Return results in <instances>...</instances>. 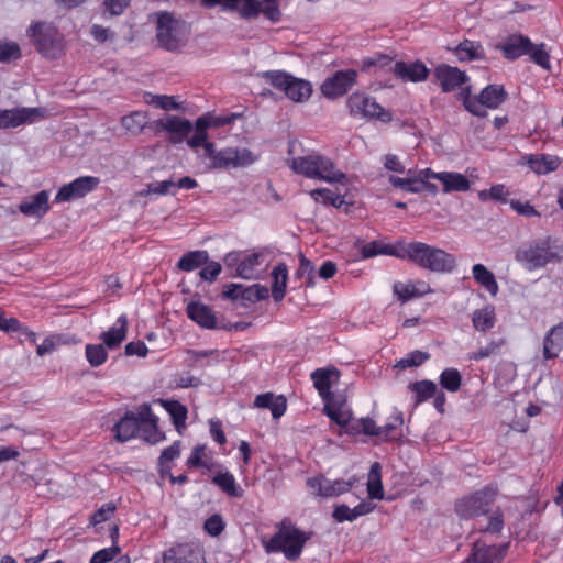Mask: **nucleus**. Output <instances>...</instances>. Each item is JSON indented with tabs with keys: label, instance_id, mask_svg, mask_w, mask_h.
I'll list each match as a JSON object with an SVG mask.
<instances>
[{
	"label": "nucleus",
	"instance_id": "f257e3e1",
	"mask_svg": "<svg viewBox=\"0 0 563 563\" xmlns=\"http://www.w3.org/2000/svg\"><path fill=\"white\" fill-rule=\"evenodd\" d=\"M394 254L435 273H451L456 266L455 257L452 254L418 241L399 245Z\"/></svg>",
	"mask_w": 563,
	"mask_h": 563
},
{
	"label": "nucleus",
	"instance_id": "f03ea898",
	"mask_svg": "<svg viewBox=\"0 0 563 563\" xmlns=\"http://www.w3.org/2000/svg\"><path fill=\"white\" fill-rule=\"evenodd\" d=\"M563 255L561 241L551 235L540 236L521 244L515 251V260L525 269L532 272L555 263Z\"/></svg>",
	"mask_w": 563,
	"mask_h": 563
},
{
	"label": "nucleus",
	"instance_id": "7ed1b4c3",
	"mask_svg": "<svg viewBox=\"0 0 563 563\" xmlns=\"http://www.w3.org/2000/svg\"><path fill=\"white\" fill-rule=\"evenodd\" d=\"M277 531L268 541H263L266 553L282 552L289 561H297L313 532L300 530L289 518L276 523Z\"/></svg>",
	"mask_w": 563,
	"mask_h": 563
},
{
	"label": "nucleus",
	"instance_id": "20e7f679",
	"mask_svg": "<svg viewBox=\"0 0 563 563\" xmlns=\"http://www.w3.org/2000/svg\"><path fill=\"white\" fill-rule=\"evenodd\" d=\"M289 166L294 173L308 179L329 184H343L346 180V175L336 167L330 157L317 152L291 158Z\"/></svg>",
	"mask_w": 563,
	"mask_h": 563
},
{
	"label": "nucleus",
	"instance_id": "39448f33",
	"mask_svg": "<svg viewBox=\"0 0 563 563\" xmlns=\"http://www.w3.org/2000/svg\"><path fill=\"white\" fill-rule=\"evenodd\" d=\"M508 93L501 85H488L482 89L478 96H472L471 87L461 91L464 108L473 115L484 118L486 109H497L507 99Z\"/></svg>",
	"mask_w": 563,
	"mask_h": 563
},
{
	"label": "nucleus",
	"instance_id": "423d86ee",
	"mask_svg": "<svg viewBox=\"0 0 563 563\" xmlns=\"http://www.w3.org/2000/svg\"><path fill=\"white\" fill-rule=\"evenodd\" d=\"M346 107L350 115L354 119L380 121L383 123H389L393 120V114L389 110L363 91H355L350 95Z\"/></svg>",
	"mask_w": 563,
	"mask_h": 563
},
{
	"label": "nucleus",
	"instance_id": "0eeeda50",
	"mask_svg": "<svg viewBox=\"0 0 563 563\" xmlns=\"http://www.w3.org/2000/svg\"><path fill=\"white\" fill-rule=\"evenodd\" d=\"M36 51L47 58H57L63 52L58 30L51 23L35 22L27 30Z\"/></svg>",
	"mask_w": 563,
	"mask_h": 563
},
{
	"label": "nucleus",
	"instance_id": "6e6552de",
	"mask_svg": "<svg viewBox=\"0 0 563 563\" xmlns=\"http://www.w3.org/2000/svg\"><path fill=\"white\" fill-rule=\"evenodd\" d=\"M497 490L486 486L473 494L459 499L455 503V512L462 519L486 515L493 506Z\"/></svg>",
	"mask_w": 563,
	"mask_h": 563
},
{
	"label": "nucleus",
	"instance_id": "1a4fd4ad",
	"mask_svg": "<svg viewBox=\"0 0 563 563\" xmlns=\"http://www.w3.org/2000/svg\"><path fill=\"white\" fill-rule=\"evenodd\" d=\"M257 159L247 148L225 147L218 151L213 163H210L212 169H230L246 167Z\"/></svg>",
	"mask_w": 563,
	"mask_h": 563
},
{
	"label": "nucleus",
	"instance_id": "9d476101",
	"mask_svg": "<svg viewBox=\"0 0 563 563\" xmlns=\"http://www.w3.org/2000/svg\"><path fill=\"white\" fill-rule=\"evenodd\" d=\"M355 69L338 70L321 85V92L328 99L343 97L357 82Z\"/></svg>",
	"mask_w": 563,
	"mask_h": 563
},
{
	"label": "nucleus",
	"instance_id": "9b49d317",
	"mask_svg": "<svg viewBox=\"0 0 563 563\" xmlns=\"http://www.w3.org/2000/svg\"><path fill=\"white\" fill-rule=\"evenodd\" d=\"M356 479L350 478L349 481L335 479L331 481L323 475L309 477L306 482L307 486L311 489L312 494L323 498L336 497L349 492Z\"/></svg>",
	"mask_w": 563,
	"mask_h": 563
},
{
	"label": "nucleus",
	"instance_id": "f8f14e48",
	"mask_svg": "<svg viewBox=\"0 0 563 563\" xmlns=\"http://www.w3.org/2000/svg\"><path fill=\"white\" fill-rule=\"evenodd\" d=\"M100 183V179L95 176H81L75 180L63 185L57 191L54 202L62 203L79 199L93 191Z\"/></svg>",
	"mask_w": 563,
	"mask_h": 563
},
{
	"label": "nucleus",
	"instance_id": "ddd939ff",
	"mask_svg": "<svg viewBox=\"0 0 563 563\" xmlns=\"http://www.w3.org/2000/svg\"><path fill=\"white\" fill-rule=\"evenodd\" d=\"M128 318L121 314L114 323L100 334L101 344H87L85 352H104V347L109 350L118 349L126 338Z\"/></svg>",
	"mask_w": 563,
	"mask_h": 563
},
{
	"label": "nucleus",
	"instance_id": "4468645a",
	"mask_svg": "<svg viewBox=\"0 0 563 563\" xmlns=\"http://www.w3.org/2000/svg\"><path fill=\"white\" fill-rule=\"evenodd\" d=\"M46 110L44 108H15L0 110V129L18 128L25 123H33L40 118H44Z\"/></svg>",
	"mask_w": 563,
	"mask_h": 563
},
{
	"label": "nucleus",
	"instance_id": "2eb2a0df",
	"mask_svg": "<svg viewBox=\"0 0 563 563\" xmlns=\"http://www.w3.org/2000/svg\"><path fill=\"white\" fill-rule=\"evenodd\" d=\"M508 548V542L499 545H488L484 540H477L465 563H501Z\"/></svg>",
	"mask_w": 563,
	"mask_h": 563
},
{
	"label": "nucleus",
	"instance_id": "dca6fc26",
	"mask_svg": "<svg viewBox=\"0 0 563 563\" xmlns=\"http://www.w3.org/2000/svg\"><path fill=\"white\" fill-rule=\"evenodd\" d=\"M140 437L151 444H156L165 439L164 433L158 429V418L152 412L148 404L139 407Z\"/></svg>",
	"mask_w": 563,
	"mask_h": 563
},
{
	"label": "nucleus",
	"instance_id": "f3484780",
	"mask_svg": "<svg viewBox=\"0 0 563 563\" xmlns=\"http://www.w3.org/2000/svg\"><path fill=\"white\" fill-rule=\"evenodd\" d=\"M49 198V190H41L34 195L25 197L18 205V210L25 217L42 219L51 210Z\"/></svg>",
	"mask_w": 563,
	"mask_h": 563
},
{
	"label": "nucleus",
	"instance_id": "a211bd4d",
	"mask_svg": "<svg viewBox=\"0 0 563 563\" xmlns=\"http://www.w3.org/2000/svg\"><path fill=\"white\" fill-rule=\"evenodd\" d=\"M435 80L440 84L443 92H451L468 81L465 71L448 64H440L433 70Z\"/></svg>",
	"mask_w": 563,
	"mask_h": 563
},
{
	"label": "nucleus",
	"instance_id": "6ab92c4d",
	"mask_svg": "<svg viewBox=\"0 0 563 563\" xmlns=\"http://www.w3.org/2000/svg\"><path fill=\"white\" fill-rule=\"evenodd\" d=\"M177 22L168 12H161L157 16L156 38L159 46L167 51H174L178 47L176 36Z\"/></svg>",
	"mask_w": 563,
	"mask_h": 563
},
{
	"label": "nucleus",
	"instance_id": "aec40b11",
	"mask_svg": "<svg viewBox=\"0 0 563 563\" xmlns=\"http://www.w3.org/2000/svg\"><path fill=\"white\" fill-rule=\"evenodd\" d=\"M162 563H206V561L198 547L184 543L166 550Z\"/></svg>",
	"mask_w": 563,
	"mask_h": 563
},
{
	"label": "nucleus",
	"instance_id": "412c9836",
	"mask_svg": "<svg viewBox=\"0 0 563 563\" xmlns=\"http://www.w3.org/2000/svg\"><path fill=\"white\" fill-rule=\"evenodd\" d=\"M155 126L157 130L167 131L170 134L169 141L174 144L183 142L192 130L191 122L178 115L156 120Z\"/></svg>",
	"mask_w": 563,
	"mask_h": 563
},
{
	"label": "nucleus",
	"instance_id": "4be33fe9",
	"mask_svg": "<svg viewBox=\"0 0 563 563\" xmlns=\"http://www.w3.org/2000/svg\"><path fill=\"white\" fill-rule=\"evenodd\" d=\"M526 165L538 176L548 175L559 169L562 159L556 155L537 153L523 156Z\"/></svg>",
	"mask_w": 563,
	"mask_h": 563
},
{
	"label": "nucleus",
	"instance_id": "5701e85b",
	"mask_svg": "<svg viewBox=\"0 0 563 563\" xmlns=\"http://www.w3.org/2000/svg\"><path fill=\"white\" fill-rule=\"evenodd\" d=\"M187 317L205 329H217L218 322L212 308L200 302L190 301L186 307Z\"/></svg>",
	"mask_w": 563,
	"mask_h": 563
},
{
	"label": "nucleus",
	"instance_id": "b1692460",
	"mask_svg": "<svg viewBox=\"0 0 563 563\" xmlns=\"http://www.w3.org/2000/svg\"><path fill=\"white\" fill-rule=\"evenodd\" d=\"M532 48V42L528 36L522 34H512L499 45L505 58L515 60L523 55H527Z\"/></svg>",
	"mask_w": 563,
	"mask_h": 563
},
{
	"label": "nucleus",
	"instance_id": "393cba45",
	"mask_svg": "<svg viewBox=\"0 0 563 563\" xmlns=\"http://www.w3.org/2000/svg\"><path fill=\"white\" fill-rule=\"evenodd\" d=\"M139 409L136 412L126 411L113 427L114 438L118 442H126L139 434Z\"/></svg>",
	"mask_w": 563,
	"mask_h": 563
},
{
	"label": "nucleus",
	"instance_id": "a878e982",
	"mask_svg": "<svg viewBox=\"0 0 563 563\" xmlns=\"http://www.w3.org/2000/svg\"><path fill=\"white\" fill-rule=\"evenodd\" d=\"M394 74L412 82L423 81L428 78L430 70L422 62L407 64L405 62H396L393 69Z\"/></svg>",
	"mask_w": 563,
	"mask_h": 563
},
{
	"label": "nucleus",
	"instance_id": "bb28decb",
	"mask_svg": "<svg viewBox=\"0 0 563 563\" xmlns=\"http://www.w3.org/2000/svg\"><path fill=\"white\" fill-rule=\"evenodd\" d=\"M80 341L70 333H51L41 344L36 345V352H53L62 347L76 346Z\"/></svg>",
	"mask_w": 563,
	"mask_h": 563
},
{
	"label": "nucleus",
	"instance_id": "cd10ccee",
	"mask_svg": "<svg viewBox=\"0 0 563 563\" xmlns=\"http://www.w3.org/2000/svg\"><path fill=\"white\" fill-rule=\"evenodd\" d=\"M254 406L257 408L271 409L272 416L275 419L280 418L287 408L286 399L284 396L274 397L272 393L257 395L254 400Z\"/></svg>",
	"mask_w": 563,
	"mask_h": 563
},
{
	"label": "nucleus",
	"instance_id": "c85d7f7f",
	"mask_svg": "<svg viewBox=\"0 0 563 563\" xmlns=\"http://www.w3.org/2000/svg\"><path fill=\"white\" fill-rule=\"evenodd\" d=\"M333 377L339 378V372L335 368H318L312 372L311 379L322 398H327L330 394Z\"/></svg>",
	"mask_w": 563,
	"mask_h": 563
},
{
	"label": "nucleus",
	"instance_id": "c756f323",
	"mask_svg": "<svg viewBox=\"0 0 563 563\" xmlns=\"http://www.w3.org/2000/svg\"><path fill=\"white\" fill-rule=\"evenodd\" d=\"M455 55L460 62L485 59V52L482 44L471 40L461 42L455 49Z\"/></svg>",
	"mask_w": 563,
	"mask_h": 563
},
{
	"label": "nucleus",
	"instance_id": "7c9ffc66",
	"mask_svg": "<svg viewBox=\"0 0 563 563\" xmlns=\"http://www.w3.org/2000/svg\"><path fill=\"white\" fill-rule=\"evenodd\" d=\"M440 181L443 185V192L460 191L465 192L470 190L471 183L466 176L455 172H442Z\"/></svg>",
	"mask_w": 563,
	"mask_h": 563
},
{
	"label": "nucleus",
	"instance_id": "2f4dec72",
	"mask_svg": "<svg viewBox=\"0 0 563 563\" xmlns=\"http://www.w3.org/2000/svg\"><path fill=\"white\" fill-rule=\"evenodd\" d=\"M272 297L279 302L284 299L287 287L288 269L285 264H278L272 271Z\"/></svg>",
	"mask_w": 563,
	"mask_h": 563
},
{
	"label": "nucleus",
	"instance_id": "473e14b6",
	"mask_svg": "<svg viewBox=\"0 0 563 563\" xmlns=\"http://www.w3.org/2000/svg\"><path fill=\"white\" fill-rule=\"evenodd\" d=\"M472 322L475 330L486 332L495 327L496 313L492 305L476 309L472 314Z\"/></svg>",
	"mask_w": 563,
	"mask_h": 563
},
{
	"label": "nucleus",
	"instance_id": "72a5a7b5",
	"mask_svg": "<svg viewBox=\"0 0 563 563\" xmlns=\"http://www.w3.org/2000/svg\"><path fill=\"white\" fill-rule=\"evenodd\" d=\"M472 274L477 284L483 286L492 296H496L499 286L494 274L483 264H475L472 267Z\"/></svg>",
	"mask_w": 563,
	"mask_h": 563
},
{
	"label": "nucleus",
	"instance_id": "f704fd0d",
	"mask_svg": "<svg viewBox=\"0 0 563 563\" xmlns=\"http://www.w3.org/2000/svg\"><path fill=\"white\" fill-rule=\"evenodd\" d=\"M209 261V254L207 251H189L185 253L177 263V268L184 272L195 271Z\"/></svg>",
	"mask_w": 563,
	"mask_h": 563
},
{
	"label": "nucleus",
	"instance_id": "c9c22d12",
	"mask_svg": "<svg viewBox=\"0 0 563 563\" xmlns=\"http://www.w3.org/2000/svg\"><path fill=\"white\" fill-rule=\"evenodd\" d=\"M311 93L312 87L309 81L292 76L285 95L295 102H303L310 98Z\"/></svg>",
	"mask_w": 563,
	"mask_h": 563
},
{
	"label": "nucleus",
	"instance_id": "e433bc0d",
	"mask_svg": "<svg viewBox=\"0 0 563 563\" xmlns=\"http://www.w3.org/2000/svg\"><path fill=\"white\" fill-rule=\"evenodd\" d=\"M148 117L146 112L133 111L121 118V125L126 132L137 135L147 125Z\"/></svg>",
	"mask_w": 563,
	"mask_h": 563
},
{
	"label": "nucleus",
	"instance_id": "4c0bfd02",
	"mask_svg": "<svg viewBox=\"0 0 563 563\" xmlns=\"http://www.w3.org/2000/svg\"><path fill=\"white\" fill-rule=\"evenodd\" d=\"M367 493L372 499L380 500L384 498L382 466L378 462L373 463L371 466L367 482Z\"/></svg>",
	"mask_w": 563,
	"mask_h": 563
},
{
	"label": "nucleus",
	"instance_id": "58836bf2",
	"mask_svg": "<svg viewBox=\"0 0 563 563\" xmlns=\"http://www.w3.org/2000/svg\"><path fill=\"white\" fill-rule=\"evenodd\" d=\"M178 432L186 426L187 408L177 400H161Z\"/></svg>",
	"mask_w": 563,
	"mask_h": 563
},
{
	"label": "nucleus",
	"instance_id": "ea45409f",
	"mask_svg": "<svg viewBox=\"0 0 563 563\" xmlns=\"http://www.w3.org/2000/svg\"><path fill=\"white\" fill-rule=\"evenodd\" d=\"M212 483L231 497L242 496V489L236 486L234 476L229 472L218 473L213 476Z\"/></svg>",
	"mask_w": 563,
	"mask_h": 563
},
{
	"label": "nucleus",
	"instance_id": "a19ab883",
	"mask_svg": "<svg viewBox=\"0 0 563 563\" xmlns=\"http://www.w3.org/2000/svg\"><path fill=\"white\" fill-rule=\"evenodd\" d=\"M309 195L314 202L322 203L324 206H333L339 208L343 203V197L341 195L334 194L331 189L328 188L312 189Z\"/></svg>",
	"mask_w": 563,
	"mask_h": 563
},
{
	"label": "nucleus",
	"instance_id": "79ce46f5",
	"mask_svg": "<svg viewBox=\"0 0 563 563\" xmlns=\"http://www.w3.org/2000/svg\"><path fill=\"white\" fill-rule=\"evenodd\" d=\"M411 391L415 393V402L420 404L433 397L437 394V385L432 380H420L409 385Z\"/></svg>",
	"mask_w": 563,
	"mask_h": 563
},
{
	"label": "nucleus",
	"instance_id": "37998d69",
	"mask_svg": "<svg viewBox=\"0 0 563 563\" xmlns=\"http://www.w3.org/2000/svg\"><path fill=\"white\" fill-rule=\"evenodd\" d=\"M440 385L450 393H456L462 385V376L456 368H445L439 377Z\"/></svg>",
	"mask_w": 563,
	"mask_h": 563
},
{
	"label": "nucleus",
	"instance_id": "c03bdc74",
	"mask_svg": "<svg viewBox=\"0 0 563 563\" xmlns=\"http://www.w3.org/2000/svg\"><path fill=\"white\" fill-rule=\"evenodd\" d=\"M260 265V255L252 253L245 255L236 267V273L241 278L252 279L255 276V268Z\"/></svg>",
	"mask_w": 563,
	"mask_h": 563
},
{
	"label": "nucleus",
	"instance_id": "a18cd8bd",
	"mask_svg": "<svg viewBox=\"0 0 563 563\" xmlns=\"http://www.w3.org/2000/svg\"><path fill=\"white\" fill-rule=\"evenodd\" d=\"M563 349V322L553 327L547 334L543 343V352H555Z\"/></svg>",
	"mask_w": 563,
	"mask_h": 563
},
{
	"label": "nucleus",
	"instance_id": "49530a36",
	"mask_svg": "<svg viewBox=\"0 0 563 563\" xmlns=\"http://www.w3.org/2000/svg\"><path fill=\"white\" fill-rule=\"evenodd\" d=\"M263 78L274 88L286 93L292 76L283 70H268L263 74Z\"/></svg>",
	"mask_w": 563,
	"mask_h": 563
},
{
	"label": "nucleus",
	"instance_id": "de8ad7c7",
	"mask_svg": "<svg viewBox=\"0 0 563 563\" xmlns=\"http://www.w3.org/2000/svg\"><path fill=\"white\" fill-rule=\"evenodd\" d=\"M509 191L504 184L493 185L489 189H483L478 192L481 201L494 200L500 203L508 202Z\"/></svg>",
	"mask_w": 563,
	"mask_h": 563
},
{
	"label": "nucleus",
	"instance_id": "09e8293b",
	"mask_svg": "<svg viewBox=\"0 0 563 563\" xmlns=\"http://www.w3.org/2000/svg\"><path fill=\"white\" fill-rule=\"evenodd\" d=\"M297 278H306V287L312 288L316 286L314 282V265L303 254L299 256V266L296 272Z\"/></svg>",
	"mask_w": 563,
	"mask_h": 563
},
{
	"label": "nucleus",
	"instance_id": "8fccbe9b",
	"mask_svg": "<svg viewBox=\"0 0 563 563\" xmlns=\"http://www.w3.org/2000/svg\"><path fill=\"white\" fill-rule=\"evenodd\" d=\"M207 130L208 128L205 121L198 118L195 123V132L192 136L187 140V145L195 151L201 147L208 141Z\"/></svg>",
	"mask_w": 563,
	"mask_h": 563
},
{
	"label": "nucleus",
	"instance_id": "3c124183",
	"mask_svg": "<svg viewBox=\"0 0 563 563\" xmlns=\"http://www.w3.org/2000/svg\"><path fill=\"white\" fill-rule=\"evenodd\" d=\"M180 455V441H175L172 445L164 449L159 456L161 473L170 471L169 463Z\"/></svg>",
	"mask_w": 563,
	"mask_h": 563
},
{
	"label": "nucleus",
	"instance_id": "603ef678",
	"mask_svg": "<svg viewBox=\"0 0 563 563\" xmlns=\"http://www.w3.org/2000/svg\"><path fill=\"white\" fill-rule=\"evenodd\" d=\"M239 117L240 115L235 114V113L224 114V115L207 113V114L200 117L199 119L203 120L206 123V126L209 129V128H220V126L229 125V124L233 123Z\"/></svg>",
	"mask_w": 563,
	"mask_h": 563
},
{
	"label": "nucleus",
	"instance_id": "864d4df0",
	"mask_svg": "<svg viewBox=\"0 0 563 563\" xmlns=\"http://www.w3.org/2000/svg\"><path fill=\"white\" fill-rule=\"evenodd\" d=\"M527 55H529L531 60L539 65L540 67L544 69H550V55L545 51V45L543 43L538 45L532 43V48Z\"/></svg>",
	"mask_w": 563,
	"mask_h": 563
},
{
	"label": "nucleus",
	"instance_id": "5fc2aeb1",
	"mask_svg": "<svg viewBox=\"0 0 563 563\" xmlns=\"http://www.w3.org/2000/svg\"><path fill=\"white\" fill-rule=\"evenodd\" d=\"M404 423V418L401 412H396L390 417V420L379 427V438L384 440L395 439L394 432Z\"/></svg>",
	"mask_w": 563,
	"mask_h": 563
},
{
	"label": "nucleus",
	"instance_id": "6e6d98bb",
	"mask_svg": "<svg viewBox=\"0 0 563 563\" xmlns=\"http://www.w3.org/2000/svg\"><path fill=\"white\" fill-rule=\"evenodd\" d=\"M390 184L396 188H401L409 192H420L422 191V185L417 177L413 178H400L396 176L389 177Z\"/></svg>",
	"mask_w": 563,
	"mask_h": 563
},
{
	"label": "nucleus",
	"instance_id": "4d7b16f0",
	"mask_svg": "<svg viewBox=\"0 0 563 563\" xmlns=\"http://www.w3.org/2000/svg\"><path fill=\"white\" fill-rule=\"evenodd\" d=\"M393 292L397 297V299L405 303L413 298H417L416 292H413V283H401L397 282L393 286Z\"/></svg>",
	"mask_w": 563,
	"mask_h": 563
},
{
	"label": "nucleus",
	"instance_id": "13d9d810",
	"mask_svg": "<svg viewBox=\"0 0 563 563\" xmlns=\"http://www.w3.org/2000/svg\"><path fill=\"white\" fill-rule=\"evenodd\" d=\"M21 57V49L15 42L0 43V62L9 63Z\"/></svg>",
	"mask_w": 563,
	"mask_h": 563
},
{
	"label": "nucleus",
	"instance_id": "bf43d9fd",
	"mask_svg": "<svg viewBox=\"0 0 563 563\" xmlns=\"http://www.w3.org/2000/svg\"><path fill=\"white\" fill-rule=\"evenodd\" d=\"M429 357V354H410L407 357L399 360L395 364V368L404 371L409 367H418L422 365Z\"/></svg>",
	"mask_w": 563,
	"mask_h": 563
},
{
	"label": "nucleus",
	"instance_id": "052dcab7",
	"mask_svg": "<svg viewBox=\"0 0 563 563\" xmlns=\"http://www.w3.org/2000/svg\"><path fill=\"white\" fill-rule=\"evenodd\" d=\"M510 208L516 211L518 214L530 218V217H540V212L529 202V201H520V200H510Z\"/></svg>",
	"mask_w": 563,
	"mask_h": 563
},
{
	"label": "nucleus",
	"instance_id": "680f3d73",
	"mask_svg": "<svg viewBox=\"0 0 563 563\" xmlns=\"http://www.w3.org/2000/svg\"><path fill=\"white\" fill-rule=\"evenodd\" d=\"M151 103L155 107L169 111L180 109V104L176 101L174 96L157 95L153 96Z\"/></svg>",
	"mask_w": 563,
	"mask_h": 563
},
{
	"label": "nucleus",
	"instance_id": "e2e57ef3",
	"mask_svg": "<svg viewBox=\"0 0 563 563\" xmlns=\"http://www.w3.org/2000/svg\"><path fill=\"white\" fill-rule=\"evenodd\" d=\"M268 297V289L262 285H253L245 289V301L256 302Z\"/></svg>",
	"mask_w": 563,
	"mask_h": 563
},
{
	"label": "nucleus",
	"instance_id": "0e129e2a",
	"mask_svg": "<svg viewBox=\"0 0 563 563\" xmlns=\"http://www.w3.org/2000/svg\"><path fill=\"white\" fill-rule=\"evenodd\" d=\"M332 517L338 522L354 521L356 520L354 509L350 508L345 504H341L334 507Z\"/></svg>",
	"mask_w": 563,
	"mask_h": 563
},
{
	"label": "nucleus",
	"instance_id": "69168bd1",
	"mask_svg": "<svg viewBox=\"0 0 563 563\" xmlns=\"http://www.w3.org/2000/svg\"><path fill=\"white\" fill-rule=\"evenodd\" d=\"M119 552L120 548L117 545L99 550L92 555L90 563H108L112 561Z\"/></svg>",
	"mask_w": 563,
	"mask_h": 563
},
{
	"label": "nucleus",
	"instance_id": "338daca9",
	"mask_svg": "<svg viewBox=\"0 0 563 563\" xmlns=\"http://www.w3.org/2000/svg\"><path fill=\"white\" fill-rule=\"evenodd\" d=\"M221 265L218 262H207L201 268L199 275L201 279L213 282L221 273Z\"/></svg>",
	"mask_w": 563,
	"mask_h": 563
},
{
	"label": "nucleus",
	"instance_id": "774afa93",
	"mask_svg": "<svg viewBox=\"0 0 563 563\" xmlns=\"http://www.w3.org/2000/svg\"><path fill=\"white\" fill-rule=\"evenodd\" d=\"M114 510H115V506L112 503H108V504L102 505L91 516V523L92 525H98V523H101V522L108 520L112 516Z\"/></svg>",
	"mask_w": 563,
	"mask_h": 563
}]
</instances>
